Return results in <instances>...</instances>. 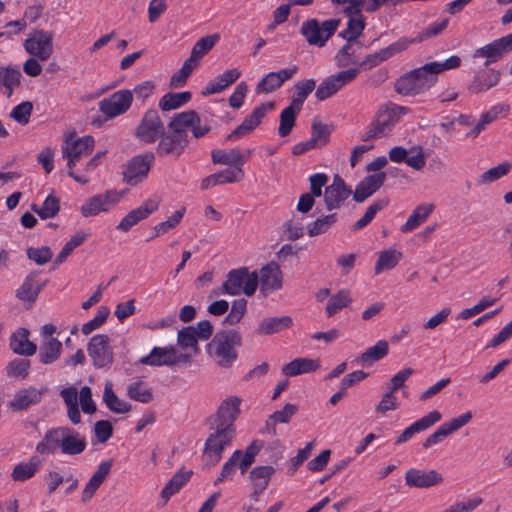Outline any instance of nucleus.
I'll use <instances>...</instances> for the list:
<instances>
[{"label": "nucleus", "instance_id": "b1692460", "mask_svg": "<svg viewBox=\"0 0 512 512\" xmlns=\"http://www.w3.org/2000/svg\"><path fill=\"white\" fill-rule=\"evenodd\" d=\"M39 272H31L23 281L21 286L16 290V297L28 303L27 308L31 307L36 301L41 290L46 286L47 280L38 279Z\"/></svg>", "mask_w": 512, "mask_h": 512}, {"label": "nucleus", "instance_id": "f257e3e1", "mask_svg": "<svg viewBox=\"0 0 512 512\" xmlns=\"http://www.w3.org/2000/svg\"><path fill=\"white\" fill-rule=\"evenodd\" d=\"M461 64V58L453 55L444 62H430L401 76L395 83L397 93L404 96H416L425 93L437 81L443 71L455 69Z\"/></svg>", "mask_w": 512, "mask_h": 512}, {"label": "nucleus", "instance_id": "6e6552de", "mask_svg": "<svg viewBox=\"0 0 512 512\" xmlns=\"http://www.w3.org/2000/svg\"><path fill=\"white\" fill-rule=\"evenodd\" d=\"M28 54L45 62L53 54V33L42 29L34 30L24 42Z\"/></svg>", "mask_w": 512, "mask_h": 512}, {"label": "nucleus", "instance_id": "603ef678", "mask_svg": "<svg viewBox=\"0 0 512 512\" xmlns=\"http://www.w3.org/2000/svg\"><path fill=\"white\" fill-rule=\"evenodd\" d=\"M191 93L189 91L167 93L159 101V107L163 111H170L181 107L191 99Z\"/></svg>", "mask_w": 512, "mask_h": 512}, {"label": "nucleus", "instance_id": "a18cd8bd", "mask_svg": "<svg viewBox=\"0 0 512 512\" xmlns=\"http://www.w3.org/2000/svg\"><path fill=\"white\" fill-rule=\"evenodd\" d=\"M127 395L131 400L144 404L151 402L154 398L152 388L141 379L128 384Z\"/></svg>", "mask_w": 512, "mask_h": 512}, {"label": "nucleus", "instance_id": "2f4dec72", "mask_svg": "<svg viewBox=\"0 0 512 512\" xmlns=\"http://www.w3.org/2000/svg\"><path fill=\"white\" fill-rule=\"evenodd\" d=\"M442 418V415L439 411L433 410L429 412L427 415L415 421L409 427L403 430V432L396 439L395 444H402L408 441L413 437L414 434L425 431L438 423Z\"/></svg>", "mask_w": 512, "mask_h": 512}, {"label": "nucleus", "instance_id": "49530a36", "mask_svg": "<svg viewBox=\"0 0 512 512\" xmlns=\"http://www.w3.org/2000/svg\"><path fill=\"white\" fill-rule=\"evenodd\" d=\"M192 471L179 470L165 485L161 491V497L167 501L172 495L177 493L190 479Z\"/></svg>", "mask_w": 512, "mask_h": 512}, {"label": "nucleus", "instance_id": "0eeeda50", "mask_svg": "<svg viewBox=\"0 0 512 512\" xmlns=\"http://www.w3.org/2000/svg\"><path fill=\"white\" fill-rule=\"evenodd\" d=\"M340 19H329L320 23L308 19L302 23L300 32L309 45L323 47L340 25Z\"/></svg>", "mask_w": 512, "mask_h": 512}, {"label": "nucleus", "instance_id": "7ed1b4c3", "mask_svg": "<svg viewBox=\"0 0 512 512\" xmlns=\"http://www.w3.org/2000/svg\"><path fill=\"white\" fill-rule=\"evenodd\" d=\"M235 435V427L211 425V432L205 441L202 455L205 467L211 468L220 462L223 451L232 444Z\"/></svg>", "mask_w": 512, "mask_h": 512}, {"label": "nucleus", "instance_id": "338daca9", "mask_svg": "<svg viewBox=\"0 0 512 512\" xmlns=\"http://www.w3.org/2000/svg\"><path fill=\"white\" fill-rule=\"evenodd\" d=\"M21 73L17 69L0 67V87L8 90V97L12 95L13 89L20 85Z\"/></svg>", "mask_w": 512, "mask_h": 512}, {"label": "nucleus", "instance_id": "20e7f679", "mask_svg": "<svg viewBox=\"0 0 512 512\" xmlns=\"http://www.w3.org/2000/svg\"><path fill=\"white\" fill-rule=\"evenodd\" d=\"M258 284L259 276L256 271L249 272L246 267L233 269L227 274L226 280L223 282L222 286L211 292L210 297H217L221 294L236 296L242 292L246 296H252L254 295Z\"/></svg>", "mask_w": 512, "mask_h": 512}, {"label": "nucleus", "instance_id": "6e6d98bb", "mask_svg": "<svg viewBox=\"0 0 512 512\" xmlns=\"http://www.w3.org/2000/svg\"><path fill=\"white\" fill-rule=\"evenodd\" d=\"M31 209L37 213L41 219L53 218L60 210V201L57 197L49 195L42 206L39 207L36 204H32Z\"/></svg>", "mask_w": 512, "mask_h": 512}, {"label": "nucleus", "instance_id": "9d476101", "mask_svg": "<svg viewBox=\"0 0 512 512\" xmlns=\"http://www.w3.org/2000/svg\"><path fill=\"white\" fill-rule=\"evenodd\" d=\"M359 68H350L330 75L319 84L316 89L315 97L319 101H324L335 95L345 85L351 83L358 75Z\"/></svg>", "mask_w": 512, "mask_h": 512}, {"label": "nucleus", "instance_id": "a19ab883", "mask_svg": "<svg viewBox=\"0 0 512 512\" xmlns=\"http://www.w3.org/2000/svg\"><path fill=\"white\" fill-rule=\"evenodd\" d=\"M212 162L214 164H222L227 166L240 167L246 162V157H244L238 148H233L230 150H212L211 152Z\"/></svg>", "mask_w": 512, "mask_h": 512}, {"label": "nucleus", "instance_id": "c756f323", "mask_svg": "<svg viewBox=\"0 0 512 512\" xmlns=\"http://www.w3.org/2000/svg\"><path fill=\"white\" fill-rule=\"evenodd\" d=\"M113 465V461L107 460L102 462L97 470L93 473L89 481L86 483L82 495H81V501L83 503H87L92 499V497L95 495L96 491L101 487V485L104 483L106 478L111 472V468Z\"/></svg>", "mask_w": 512, "mask_h": 512}, {"label": "nucleus", "instance_id": "37998d69", "mask_svg": "<svg viewBox=\"0 0 512 512\" xmlns=\"http://www.w3.org/2000/svg\"><path fill=\"white\" fill-rule=\"evenodd\" d=\"M292 324L290 316L269 317L259 323L256 331L259 335H271L288 329Z\"/></svg>", "mask_w": 512, "mask_h": 512}, {"label": "nucleus", "instance_id": "c9c22d12", "mask_svg": "<svg viewBox=\"0 0 512 512\" xmlns=\"http://www.w3.org/2000/svg\"><path fill=\"white\" fill-rule=\"evenodd\" d=\"M501 77L500 71L489 69L478 72L468 90L473 94L483 93L495 86Z\"/></svg>", "mask_w": 512, "mask_h": 512}, {"label": "nucleus", "instance_id": "e433bc0d", "mask_svg": "<svg viewBox=\"0 0 512 512\" xmlns=\"http://www.w3.org/2000/svg\"><path fill=\"white\" fill-rule=\"evenodd\" d=\"M195 124H200V118L194 110H188L176 114L168 123V129L176 134H182L188 139L187 129Z\"/></svg>", "mask_w": 512, "mask_h": 512}, {"label": "nucleus", "instance_id": "ddd939ff", "mask_svg": "<svg viewBox=\"0 0 512 512\" xmlns=\"http://www.w3.org/2000/svg\"><path fill=\"white\" fill-rule=\"evenodd\" d=\"M153 161V153L133 157L127 162L122 172L124 182L131 186L142 182L147 177Z\"/></svg>", "mask_w": 512, "mask_h": 512}, {"label": "nucleus", "instance_id": "39448f33", "mask_svg": "<svg viewBox=\"0 0 512 512\" xmlns=\"http://www.w3.org/2000/svg\"><path fill=\"white\" fill-rule=\"evenodd\" d=\"M407 113V108L396 104L381 106L373 121L363 133L362 141H369L386 137L392 131L394 125L399 121L402 114Z\"/></svg>", "mask_w": 512, "mask_h": 512}, {"label": "nucleus", "instance_id": "2eb2a0df", "mask_svg": "<svg viewBox=\"0 0 512 512\" xmlns=\"http://www.w3.org/2000/svg\"><path fill=\"white\" fill-rule=\"evenodd\" d=\"M165 126L156 110L147 111L136 128L135 135L145 143H154L164 133Z\"/></svg>", "mask_w": 512, "mask_h": 512}, {"label": "nucleus", "instance_id": "f704fd0d", "mask_svg": "<svg viewBox=\"0 0 512 512\" xmlns=\"http://www.w3.org/2000/svg\"><path fill=\"white\" fill-rule=\"evenodd\" d=\"M29 331L26 328H19L11 335L9 346L18 355L32 356L37 351V346L28 339Z\"/></svg>", "mask_w": 512, "mask_h": 512}, {"label": "nucleus", "instance_id": "13d9d810", "mask_svg": "<svg viewBox=\"0 0 512 512\" xmlns=\"http://www.w3.org/2000/svg\"><path fill=\"white\" fill-rule=\"evenodd\" d=\"M241 456L242 450L238 449L232 453L228 460L223 464L219 476L214 480V485H219L224 481L233 479L237 469L239 457Z\"/></svg>", "mask_w": 512, "mask_h": 512}, {"label": "nucleus", "instance_id": "79ce46f5", "mask_svg": "<svg viewBox=\"0 0 512 512\" xmlns=\"http://www.w3.org/2000/svg\"><path fill=\"white\" fill-rule=\"evenodd\" d=\"M320 367L319 361L310 358H296L282 368V373L294 377L304 373L316 371Z\"/></svg>", "mask_w": 512, "mask_h": 512}, {"label": "nucleus", "instance_id": "423d86ee", "mask_svg": "<svg viewBox=\"0 0 512 512\" xmlns=\"http://www.w3.org/2000/svg\"><path fill=\"white\" fill-rule=\"evenodd\" d=\"M94 139L92 136H83L75 139L74 134H70L62 145V155L67 159L68 175L80 184H87L88 179L77 175L73 171V167L83 157L88 156L94 148Z\"/></svg>", "mask_w": 512, "mask_h": 512}, {"label": "nucleus", "instance_id": "a211bd4d", "mask_svg": "<svg viewBox=\"0 0 512 512\" xmlns=\"http://www.w3.org/2000/svg\"><path fill=\"white\" fill-rule=\"evenodd\" d=\"M510 51H512V33L477 49L473 58H485L484 66L488 67Z\"/></svg>", "mask_w": 512, "mask_h": 512}, {"label": "nucleus", "instance_id": "0e129e2a", "mask_svg": "<svg viewBox=\"0 0 512 512\" xmlns=\"http://www.w3.org/2000/svg\"><path fill=\"white\" fill-rule=\"evenodd\" d=\"M88 237V234L85 232H77L75 233L69 241L66 242L60 253L54 260L55 265H59L63 263L67 257L73 252L74 249L79 247Z\"/></svg>", "mask_w": 512, "mask_h": 512}, {"label": "nucleus", "instance_id": "f03ea898", "mask_svg": "<svg viewBox=\"0 0 512 512\" xmlns=\"http://www.w3.org/2000/svg\"><path fill=\"white\" fill-rule=\"evenodd\" d=\"M241 343L242 338L237 331H220L208 343L207 351L217 366L227 369L237 360L236 348L241 346Z\"/></svg>", "mask_w": 512, "mask_h": 512}, {"label": "nucleus", "instance_id": "cd10ccee", "mask_svg": "<svg viewBox=\"0 0 512 512\" xmlns=\"http://www.w3.org/2000/svg\"><path fill=\"white\" fill-rule=\"evenodd\" d=\"M275 473L271 465L256 466L249 472V480L252 485L251 498L258 501L259 496L266 490L269 482Z\"/></svg>", "mask_w": 512, "mask_h": 512}, {"label": "nucleus", "instance_id": "4be33fe9", "mask_svg": "<svg viewBox=\"0 0 512 512\" xmlns=\"http://www.w3.org/2000/svg\"><path fill=\"white\" fill-rule=\"evenodd\" d=\"M159 139L156 153L161 157L169 155L179 157L189 142L182 134H176L169 129L167 133L164 131Z\"/></svg>", "mask_w": 512, "mask_h": 512}, {"label": "nucleus", "instance_id": "9b49d317", "mask_svg": "<svg viewBox=\"0 0 512 512\" xmlns=\"http://www.w3.org/2000/svg\"><path fill=\"white\" fill-rule=\"evenodd\" d=\"M213 333L210 321L203 320L196 326L184 327L178 332L177 341L181 348H191L195 354L199 352L198 340H208Z\"/></svg>", "mask_w": 512, "mask_h": 512}, {"label": "nucleus", "instance_id": "72a5a7b5", "mask_svg": "<svg viewBox=\"0 0 512 512\" xmlns=\"http://www.w3.org/2000/svg\"><path fill=\"white\" fill-rule=\"evenodd\" d=\"M64 426L48 429L36 445V452L41 455H53L60 450Z\"/></svg>", "mask_w": 512, "mask_h": 512}, {"label": "nucleus", "instance_id": "e2e57ef3", "mask_svg": "<svg viewBox=\"0 0 512 512\" xmlns=\"http://www.w3.org/2000/svg\"><path fill=\"white\" fill-rule=\"evenodd\" d=\"M316 81L314 79H307L298 81L295 84L296 97L291 101L293 107L301 109L304 101L308 95L315 89Z\"/></svg>", "mask_w": 512, "mask_h": 512}, {"label": "nucleus", "instance_id": "412c9836", "mask_svg": "<svg viewBox=\"0 0 512 512\" xmlns=\"http://www.w3.org/2000/svg\"><path fill=\"white\" fill-rule=\"evenodd\" d=\"M413 42L414 40H409L408 38H400L386 48L365 56L359 66L363 67L364 69H371L375 66H378L380 63L388 60L392 56L406 50Z\"/></svg>", "mask_w": 512, "mask_h": 512}, {"label": "nucleus", "instance_id": "5701e85b", "mask_svg": "<svg viewBox=\"0 0 512 512\" xmlns=\"http://www.w3.org/2000/svg\"><path fill=\"white\" fill-rule=\"evenodd\" d=\"M298 72V67L293 65L289 68L281 69L276 72H270L265 75L257 84L256 92L258 94H269L279 89L287 80H290Z\"/></svg>", "mask_w": 512, "mask_h": 512}, {"label": "nucleus", "instance_id": "5fc2aeb1", "mask_svg": "<svg viewBox=\"0 0 512 512\" xmlns=\"http://www.w3.org/2000/svg\"><path fill=\"white\" fill-rule=\"evenodd\" d=\"M352 299L348 290L342 289L336 294L332 295L326 305L325 311L328 317H332L334 314L347 307L351 303Z\"/></svg>", "mask_w": 512, "mask_h": 512}, {"label": "nucleus", "instance_id": "473e14b6", "mask_svg": "<svg viewBox=\"0 0 512 512\" xmlns=\"http://www.w3.org/2000/svg\"><path fill=\"white\" fill-rule=\"evenodd\" d=\"M60 451L64 455L75 456L84 452L86 449L85 437L73 429L64 426L63 436L61 437Z\"/></svg>", "mask_w": 512, "mask_h": 512}, {"label": "nucleus", "instance_id": "58836bf2", "mask_svg": "<svg viewBox=\"0 0 512 512\" xmlns=\"http://www.w3.org/2000/svg\"><path fill=\"white\" fill-rule=\"evenodd\" d=\"M140 363L150 366H173L175 365V348L155 347L149 355L141 358Z\"/></svg>", "mask_w": 512, "mask_h": 512}, {"label": "nucleus", "instance_id": "f8f14e48", "mask_svg": "<svg viewBox=\"0 0 512 512\" xmlns=\"http://www.w3.org/2000/svg\"><path fill=\"white\" fill-rule=\"evenodd\" d=\"M87 351L96 368L108 367L113 363L114 353L107 335H94L88 342Z\"/></svg>", "mask_w": 512, "mask_h": 512}, {"label": "nucleus", "instance_id": "c85d7f7f", "mask_svg": "<svg viewBox=\"0 0 512 512\" xmlns=\"http://www.w3.org/2000/svg\"><path fill=\"white\" fill-rule=\"evenodd\" d=\"M385 180V172L374 173L366 176L356 186V189L353 193V199L358 203L364 202L367 198L372 196L376 191L380 189Z\"/></svg>", "mask_w": 512, "mask_h": 512}, {"label": "nucleus", "instance_id": "4468645a", "mask_svg": "<svg viewBox=\"0 0 512 512\" xmlns=\"http://www.w3.org/2000/svg\"><path fill=\"white\" fill-rule=\"evenodd\" d=\"M133 101V92L127 89L119 90L99 102V110L107 118L112 119L124 114Z\"/></svg>", "mask_w": 512, "mask_h": 512}, {"label": "nucleus", "instance_id": "864d4df0", "mask_svg": "<svg viewBox=\"0 0 512 512\" xmlns=\"http://www.w3.org/2000/svg\"><path fill=\"white\" fill-rule=\"evenodd\" d=\"M218 39V34H212L199 39L192 47L189 59L194 63H199V60L214 47Z\"/></svg>", "mask_w": 512, "mask_h": 512}, {"label": "nucleus", "instance_id": "c03bdc74", "mask_svg": "<svg viewBox=\"0 0 512 512\" xmlns=\"http://www.w3.org/2000/svg\"><path fill=\"white\" fill-rule=\"evenodd\" d=\"M434 208L435 206L432 203L418 205L408 217L406 223L401 226V231L406 233L419 227L434 211Z\"/></svg>", "mask_w": 512, "mask_h": 512}, {"label": "nucleus", "instance_id": "6ab92c4d", "mask_svg": "<svg viewBox=\"0 0 512 512\" xmlns=\"http://www.w3.org/2000/svg\"><path fill=\"white\" fill-rule=\"evenodd\" d=\"M472 419V413L470 411L451 419L450 421L442 424L436 431L429 435L422 443L424 449H430L432 446L440 443L446 437L459 430Z\"/></svg>", "mask_w": 512, "mask_h": 512}, {"label": "nucleus", "instance_id": "4d7b16f0", "mask_svg": "<svg viewBox=\"0 0 512 512\" xmlns=\"http://www.w3.org/2000/svg\"><path fill=\"white\" fill-rule=\"evenodd\" d=\"M301 109H296L293 104L290 103L280 114V126L278 133L281 137H286L292 131L297 114Z\"/></svg>", "mask_w": 512, "mask_h": 512}, {"label": "nucleus", "instance_id": "774afa93", "mask_svg": "<svg viewBox=\"0 0 512 512\" xmlns=\"http://www.w3.org/2000/svg\"><path fill=\"white\" fill-rule=\"evenodd\" d=\"M30 361L23 358H16L6 366V374L10 378L25 379L29 375Z\"/></svg>", "mask_w": 512, "mask_h": 512}, {"label": "nucleus", "instance_id": "aec40b11", "mask_svg": "<svg viewBox=\"0 0 512 512\" xmlns=\"http://www.w3.org/2000/svg\"><path fill=\"white\" fill-rule=\"evenodd\" d=\"M47 391L48 388L46 387L40 389L33 386L21 388L16 391L13 398L8 402V406L16 412L27 410L31 406L39 404Z\"/></svg>", "mask_w": 512, "mask_h": 512}, {"label": "nucleus", "instance_id": "69168bd1", "mask_svg": "<svg viewBox=\"0 0 512 512\" xmlns=\"http://www.w3.org/2000/svg\"><path fill=\"white\" fill-rule=\"evenodd\" d=\"M388 199H379L373 202L367 209L363 217H361L355 224L353 225V230H359L366 227L375 217V215L384 209L388 205Z\"/></svg>", "mask_w": 512, "mask_h": 512}, {"label": "nucleus", "instance_id": "bb28decb", "mask_svg": "<svg viewBox=\"0 0 512 512\" xmlns=\"http://www.w3.org/2000/svg\"><path fill=\"white\" fill-rule=\"evenodd\" d=\"M241 399L237 396H231L225 399L219 406L211 425H222V427H235L234 421L240 413Z\"/></svg>", "mask_w": 512, "mask_h": 512}, {"label": "nucleus", "instance_id": "f3484780", "mask_svg": "<svg viewBox=\"0 0 512 512\" xmlns=\"http://www.w3.org/2000/svg\"><path fill=\"white\" fill-rule=\"evenodd\" d=\"M405 484L410 488L428 489L444 482V477L437 470L411 468L404 476Z\"/></svg>", "mask_w": 512, "mask_h": 512}, {"label": "nucleus", "instance_id": "4c0bfd02", "mask_svg": "<svg viewBox=\"0 0 512 512\" xmlns=\"http://www.w3.org/2000/svg\"><path fill=\"white\" fill-rule=\"evenodd\" d=\"M241 75V71L237 68L229 69L220 74L215 80L210 81L205 89L202 91V95L208 96L217 94L229 87L231 84L236 82Z\"/></svg>", "mask_w": 512, "mask_h": 512}, {"label": "nucleus", "instance_id": "ea45409f", "mask_svg": "<svg viewBox=\"0 0 512 512\" xmlns=\"http://www.w3.org/2000/svg\"><path fill=\"white\" fill-rule=\"evenodd\" d=\"M62 353V343L53 337L45 338L41 343L38 353L39 361L44 364L56 362Z\"/></svg>", "mask_w": 512, "mask_h": 512}, {"label": "nucleus", "instance_id": "680f3d73", "mask_svg": "<svg viewBox=\"0 0 512 512\" xmlns=\"http://www.w3.org/2000/svg\"><path fill=\"white\" fill-rule=\"evenodd\" d=\"M337 221V214H329L310 223L307 226V232L310 237H315L326 233Z\"/></svg>", "mask_w": 512, "mask_h": 512}, {"label": "nucleus", "instance_id": "bf43d9fd", "mask_svg": "<svg viewBox=\"0 0 512 512\" xmlns=\"http://www.w3.org/2000/svg\"><path fill=\"white\" fill-rule=\"evenodd\" d=\"M364 27L365 23L360 13L359 15L350 16L347 28L343 30L339 36L346 39L347 42H353L362 34Z\"/></svg>", "mask_w": 512, "mask_h": 512}, {"label": "nucleus", "instance_id": "1a4fd4ad", "mask_svg": "<svg viewBox=\"0 0 512 512\" xmlns=\"http://www.w3.org/2000/svg\"><path fill=\"white\" fill-rule=\"evenodd\" d=\"M123 196L124 192L115 190H107L105 193L96 194L86 199L82 204L80 208L81 215L88 218L102 212H108L120 202Z\"/></svg>", "mask_w": 512, "mask_h": 512}, {"label": "nucleus", "instance_id": "052dcab7", "mask_svg": "<svg viewBox=\"0 0 512 512\" xmlns=\"http://www.w3.org/2000/svg\"><path fill=\"white\" fill-rule=\"evenodd\" d=\"M297 407L293 404H286L282 410L275 411L269 416L266 421V428L272 429V433L275 434V425L277 423H288L292 416L296 413Z\"/></svg>", "mask_w": 512, "mask_h": 512}, {"label": "nucleus", "instance_id": "7c9ffc66", "mask_svg": "<svg viewBox=\"0 0 512 512\" xmlns=\"http://www.w3.org/2000/svg\"><path fill=\"white\" fill-rule=\"evenodd\" d=\"M259 282L261 292L266 294L269 291L278 290L282 287V271L276 262H270L260 270Z\"/></svg>", "mask_w": 512, "mask_h": 512}, {"label": "nucleus", "instance_id": "de8ad7c7", "mask_svg": "<svg viewBox=\"0 0 512 512\" xmlns=\"http://www.w3.org/2000/svg\"><path fill=\"white\" fill-rule=\"evenodd\" d=\"M389 351V345L386 340L378 341L374 346L363 352L357 361L362 365H371L372 363L384 358Z\"/></svg>", "mask_w": 512, "mask_h": 512}, {"label": "nucleus", "instance_id": "a878e982", "mask_svg": "<svg viewBox=\"0 0 512 512\" xmlns=\"http://www.w3.org/2000/svg\"><path fill=\"white\" fill-rule=\"evenodd\" d=\"M352 194L344 180L335 175L331 185L326 186L324 192V201L328 210H334L341 206V204Z\"/></svg>", "mask_w": 512, "mask_h": 512}, {"label": "nucleus", "instance_id": "393cba45", "mask_svg": "<svg viewBox=\"0 0 512 512\" xmlns=\"http://www.w3.org/2000/svg\"><path fill=\"white\" fill-rule=\"evenodd\" d=\"M159 207V200L148 199L141 206L131 210L117 225V229L122 232H128L133 226L140 221L149 217Z\"/></svg>", "mask_w": 512, "mask_h": 512}, {"label": "nucleus", "instance_id": "8fccbe9b", "mask_svg": "<svg viewBox=\"0 0 512 512\" xmlns=\"http://www.w3.org/2000/svg\"><path fill=\"white\" fill-rule=\"evenodd\" d=\"M41 461L32 457L27 463L17 464L11 473V477L16 482H22L32 478L38 471Z\"/></svg>", "mask_w": 512, "mask_h": 512}, {"label": "nucleus", "instance_id": "09e8293b", "mask_svg": "<svg viewBox=\"0 0 512 512\" xmlns=\"http://www.w3.org/2000/svg\"><path fill=\"white\" fill-rule=\"evenodd\" d=\"M103 401L111 411L118 414L127 413L131 410V405L119 399L114 393L111 382L105 384Z\"/></svg>", "mask_w": 512, "mask_h": 512}, {"label": "nucleus", "instance_id": "3c124183", "mask_svg": "<svg viewBox=\"0 0 512 512\" xmlns=\"http://www.w3.org/2000/svg\"><path fill=\"white\" fill-rule=\"evenodd\" d=\"M401 259L402 253L400 251L395 249L381 251L374 268L375 274H380L384 270L393 269Z\"/></svg>", "mask_w": 512, "mask_h": 512}, {"label": "nucleus", "instance_id": "dca6fc26", "mask_svg": "<svg viewBox=\"0 0 512 512\" xmlns=\"http://www.w3.org/2000/svg\"><path fill=\"white\" fill-rule=\"evenodd\" d=\"M274 107V102H265L256 107L239 126L226 136L225 141H235L250 134L261 123L266 113L273 110Z\"/></svg>", "mask_w": 512, "mask_h": 512}]
</instances>
